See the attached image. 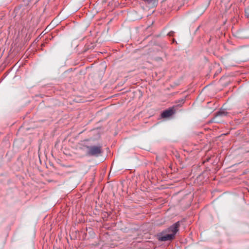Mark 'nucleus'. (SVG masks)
<instances>
[{"instance_id":"f257e3e1","label":"nucleus","mask_w":249,"mask_h":249,"mask_svg":"<svg viewBox=\"0 0 249 249\" xmlns=\"http://www.w3.org/2000/svg\"><path fill=\"white\" fill-rule=\"evenodd\" d=\"M179 222H177L164 231L160 237L162 241H169L173 239L177 232L178 231Z\"/></svg>"},{"instance_id":"f03ea898","label":"nucleus","mask_w":249,"mask_h":249,"mask_svg":"<svg viewBox=\"0 0 249 249\" xmlns=\"http://www.w3.org/2000/svg\"><path fill=\"white\" fill-rule=\"evenodd\" d=\"M88 154L90 156H98L102 151L101 146H92L88 147Z\"/></svg>"},{"instance_id":"7ed1b4c3","label":"nucleus","mask_w":249,"mask_h":249,"mask_svg":"<svg viewBox=\"0 0 249 249\" xmlns=\"http://www.w3.org/2000/svg\"><path fill=\"white\" fill-rule=\"evenodd\" d=\"M174 113L173 109H169L163 111L161 114V116L163 118H167L171 116Z\"/></svg>"},{"instance_id":"20e7f679","label":"nucleus","mask_w":249,"mask_h":249,"mask_svg":"<svg viewBox=\"0 0 249 249\" xmlns=\"http://www.w3.org/2000/svg\"><path fill=\"white\" fill-rule=\"evenodd\" d=\"M145 1H146L148 3H150L151 2H152L153 0H144Z\"/></svg>"}]
</instances>
